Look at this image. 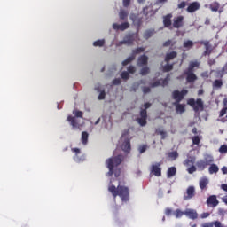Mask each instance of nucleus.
Segmentation results:
<instances>
[{"instance_id": "nucleus-44", "label": "nucleus", "mask_w": 227, "mask_h": 227, "mask_svg": "<svg viewBox=\"0 0 227 227\" xmlns=\"http://www.w3.org/2000/svg\"><path fill=\"white\" fill-rule=\"evenodd\" d=\"M121 79H123L124 81H128V79L130 77V75L129 74V72L124 71L121 74Z\"/></svg>"}, {"instance_id": "nucleus-54", "label": "nucleus", "mask_w": 227, "mask_h": 227, "mask_svg": "<svg viewBox=\"0 0 227 227\" xmlns=\"http://www.w3.org/2000/svg\"><path fill=\"white\" fill-rule=\"evenodd\" d=\"M200 137L199 136H195L192 137V143L193 145H200Z\"/></svg>"}, {"instance_id": "nucleus-47", "label": "nucleus", "mask_w": 227, "mask_h": 227, "mask_svg": "<svg viewBox=\"0 0 227 227\" xmlns=\"http://www.w3.org/2000/svg\"><path fill=\"white\" fill-rule=\"evenodd\" d=\"M112 84H114V86H120V84H121V80L120 78H115L113 80Z\"/></svg>"}, {"instance_id": "nucleus-11", "label": "nucleus", "mask_w": 227, "mask_h": 227, "mask_svg": "<svg viewBox=\"0 0 227 227\" xmlns=\"http://www.w3.org/2000/svg\"><path fill=\"white\" fill-rule=\"evenodd\" d=\"M130 27V24L129 22L121 23V25L117 23L113 24V29L115 31H125V29H129Z\"/></svg>"}, {"instance_id": "nucleus-36", "label": "nucleus", "mask_w": 227, "mask_h": 227, "mask_svg": "<svg viewBox=\"0 0 227 227\" xmlns=\"http://www.w3.org/2000/svg\"><path fill=\"white\" fill-rule=\"evenodd\" d=\"M218 171H219V167H217V165L212 164L209 167V173H210V175H214V173H217Z\"/></svg>"}, {"instance_id": "nucleus-16", "label": "nucleus", "mask_w": 227, "mask_h": 227, "mask_svg": "<svg viewBox=\"0 0 227 227\" xmlns=\"http://www.w3.org/2000/svg\"><path fill=\"white\" fill-rule=\"evenodd\" d=\"M184 215H186V217H189V219H192L194 221L198 217V212H196V210L194 209H186L184 211Z\"/></svg>"}, {"instance_id": "nucleus-52", "label": "nucleus", "mask_w": 227, "mask_h": 227, "mask_svg": "<svg viewBox=\"0 0 227 227\" xmlns=\"http://www.w3.org/2000/svg\"><path fill=\"white\" fill-rule=\"evenodd\" d=\"M131 2L132 0H122V6L124 8H129Z\"/></svg>"}, {"instance_id": "nucleus-50", "label": "nucleus", "mask_w": 227, "mask_h": 227, "mask_svg": "<svg viewBox=\"0 0 227 227\" xmlns=\"http://www.w3.org/2000/svg\"><path fill=\"white\" fill-rule=\"evenodd\" d=\"M128 74H136V67L134 66L128 67Z\"/></svg>"}, {"instance_id": "nucleus-38", "label": "nucleus", "mask_w": 227, "mask_h": 227, "mask_svg": "<svg viewBox=\"0 0 227 227\" xmlns=\"http://www.w3.org/2000/svg\"><path fill=\"white\" fill-rule=\"evenodd\" d=\"M155 133L158 136H161V139H166V131L162 130L161 129H157L155 130Z\"/></svg>"}, {"instance_id": "nucleus-32", "label": "nucleus", "mask_w": 227, "mask_h": 227, "mask_svg": "<svg viewBox=\"0 0 227 227\" xmlns=\"http://www.w3.org/2000/svg\"><path fill=\"white\" fill-rule=\"evenodd\" d=\"M220 4L217 2H213L210 5L209 8L211 10V12H218L219 8H220Z\"/></svg>"}, {"instance_id": "nucleus-29", "label": "nucleus", "mask_w": 227, "mask_h": 227, "mask_svg": "<svg viewBox=\"0 0 227 227\" xmlns=\"http://www.w3.org/2000/svg\"><path fill=\"white\" fill-rule=\"evenodd\" d=\"M128 17L129 12L121 9L119 12V18L121 19V20H127Z\"/></svg>"}, {"instance_id": "nucleus-25", "label": "nucleus", "mask_w": 227, "mask_h": 227, "mask_svg": "<svg viewBox=\"0 0 227 227\" xmlns=\"http://www.w3.org/2000/svg\"><path fill=\"white\" fill-rule=\"evenodd\" d=\"M194 162H196V157L188 156V158L184 161V166H193Z\"/></svg>"}, {"instance_id": "nucleus-31", "label": "nucleus", "mask_w": 227, "mask_h": 227, "mask_svg": "<svg viewBox=\"0 0 227 227\" xmlns=\"http://www.w3.org/2000/svg\"><path fill=\"white\" fill-rule=\"evenodd\" d=\"M88 137H90V134L86 131L82 132V145H88Z\"/></svg>"}, {"instance_id": "nucleus-8", "label": "nucleus", "mask_w": 227, "mask_h": 227, "mask_svg": "<svg viewBox=\"0 0 227 227\" xmlns=\"http://www.w3.org/2000/svg\"><path fill=\"white\" fill-rule=\"evenodd\" d=\"M162 162H158L156 164L152 165L151 167V173L154 175V176H162Z\"/></svg>"}, {"instance_id": "nucleus-41", "label": "nucleus", "mask_w": 227, "mask_h": 227, "mask_svg": "<svg viewBox=\"0 0 227 227\" xmlns=\"http://www.w3.org/2000/svg\"><path fill=\"white\" fill-rule=\"evenodd\" d=\"M194 45V43H192V41L188 40L185 41L183 44V47H184V49H191V47H192Z\"/></svg>"}, {"instance_id": "nucleus-57", "label": "nucleus", "mask_w": 227, "mask_h": 227, "mask_svg": "<svg viewBox=\"0 0 227 227\" xmlns=\"http://www.w3.org/2000/svg\"><path fill=\"white\" fill-rule=\"evenodd\" d=\"M185 6H187V2L183 1L180 4H178L177 8H179V10H182L183 8H185Z\"/></svg>"}, {"instance_id": "nucleus-49", "label": "nucleus", "mask_w": 227, "mask_h": 227, "mask_svg": "<svg viewBox=\"0 0 227 227\" xmlns=\"http://www.w3.org/2000/svg\"><path fill=\"white\" fill-rule=\"evenodd\" d=\"M187 104L188 106H191L194 108V106H196V100H194V98H190L188 99Z\"/></svg>"}, {"instance_id": "nucleus-42", "label": "nucleus", "mask_w": 227, "mask_h": 227, "mask_svg": "<svg viewBox=\"0 0 227 227\" xmlns=\"http://www.w3.org/2000/svg\"><path fill=\"white\" fill-rule=\"evenodd\" d=\"M173 70V64H167L163 67V72H171Z\"/></svg>"}, {"instance_id": "nucleus-61", "label": "nucleus", "mask_w": 227, "mask_h": 227, "mask_svg": "<svg viewBox=\"0 0 227 227\" xmlns=\"http://www.w3.org/2000/svg\"><path fill=\"white\" fill-rule=\"evenodd\" d=\"M221 71L223 73L224 75L227 74V63L222 67Z\"/></svg>"}, {"instance_id": "nucleus-6", "label": "nucleus", "mask_w": 227, "mask_h": 227, "mask_svg": "<svg viewBox=\"0 0 227 227\" xmlns=\"http://www.w3.org/2000/svg\"><path fill=\"white\" fill-rule=\"evenodd\" d=\"M146 120H148V112L145 109H141L140 117L137 119V121L140 127H146V123H148Z\"/></svg>"}, {"instance_id": "nucleus-24", "label": "nucleus", "mask_w": 227, "mask_h": 227, "mask_svg": "<svg viewBox=\"0 0 227 227\" xmlns=\"http://www.w3.org/2000/svg\"><path fill=\"white\" fill-rule=\"evenodd\" d=\"M175 175H176V167L168 168L167 171V178H173Z\"/></svg>"}, {"instance_id": "nucleus-27", "label": "nucleus", "mask_w": 227, "mask_h": 227, "mask_svg": "<svg viewBox=\"0 0 227 227\" xmlns=\"http://www.w3.org/2000/svg\"><path fill=\"white\" fill-rule=\"evenodd\" d=\"M197 67H200V62L198 61H191L189 63V67L186 70H188L189 72H194V68H196Z\"/></svg>"}, {"instance_id": "nucleus-13", "label": "nucleus", "mask_w": 227, "mask_h": 227, "mask_svg": "<svg viewBox=\"0 0 227 227\" xmlns=\"http://www.w3.org/2000/svg\"><path fill=\"white\" fill-rule=\"evenodd\" d=\"M119 45H134V35H126L122 41L119 42Z\"/></svg>"}, {"instance_id": "nucleus-20", "label": "nucleus", "mask_w": 227, "mask_h": 227, "mask_svg": "<svg viewBox=\"0 0 227 227\" xmlns=\"http://www.w3.org/2000/svg\"><path fill=\"white\" fill-rule=\"evenodd\" d=\"M173 17L172 14H167L163 17V25L165 27H169L171 26V18Z\"/></svg>"}, {"instance_id": "nucleus-18", "label": "nucleus", "mask_w": 227, "mask_h": 227, "mask_svg": "<svg viewBox=\"0 0 227 227\" xmlns=\"http://www.w3.org/2000/svg\"><path fill=\"white\" fill-rule=\"evenodd\" d=\"M199 185H200L201 191H207V189H208V178L202 177L200 180Z\"/></svg>"}, {"instance_id": "nucleus-7", "label": "nucleus", "mask_w": 227, "mask_h": 227, "mask_svg": "<svg viewBox=\"0 0 227 227\" xmlns=\"http://www.w3.org/2000/svg\"><path fill=\"white\" fill-rule=\"evenodd\" d=\"M194 196H196V188L191 185V186H188V188L186 189V192L184 194L183 200L184 201H187L189 200H192Z\"/></svg>"}, {"instance_id": "nucleus-43", "label": "nucleus", "mask_w": 227, "mask_h": 227, "mask_svg": "<svg viewBox=\"0 0 227 227\" xmlns=\"http://www.w3.org/2000/svg\"><path fill=\"white\" fill-rule=\"evenodd\" d=\"M147 149H148V145H139L138 147L139 153H145V152H146Z\"/></svg>"}, {"instance_id": "nucleus-22", "label": "nucleus", "mask_w": 227, "mask_h": 227, "mask_svg": "<svg viewBox=\"0 0 227 227\" xmlns=\"http://www.w3.org/2000/svg\"><path fill=\"white\" fill-rule=\"evenodd\" d=\"M176 107V112L179 113L180 114L185 113V105H182L180 103H174Z\"/></svg>"}, {"instance_id": "nucleus-26", "label": "nucleus", "mask_w": 227, "mask_h": 227, "mask_svg": "<svg viewBox=\"0 0 227 227\" xmlns=\"http://www.w3.org/2000/svg\"><path fill=\"white\" fill-rule=\"evenodd\" d=\"M195 112L200 111V109H203V100L201 98H198L196 100L195 106H193Z\"/></svg>"}, {"instance_id": "nucleus-37", "label": "nucleus", "mask_w": 227, "mask_h": 227, "mask_svg": "<svg viewBox=\"0 0 227 227\" xmlns=\"http://www.w3.org/2000/svg\"><path fill=\"white\" fill-rule=\"evenodd\" d=\"M168 157L172 160H176V159H178V152L173 151V152L168 153Z\"/></svg>"}, {"instance_id": "nucleus-15", "label": "nucleus", "mask_w": 227, "mask_h": 227, "mask_svg": "<svg viewBox=\"0 0 227 227\" xmlns=\"http://www.w3.org/2000/svg\"><path fill=\"white\" fill-rule=\"evenodd\" d=\"M207 203L209 207H217L219 205V200H217V197L215 195H211L207 198Z\"/></svg>"}, {"instance_id": "nucleus-59", "label": "nucleus", "mask_w": 227, "mask_h": 227, "mask_svg": "<svg viewBox=\"0 0 227 227\" xmlns=\"http://www.w3.org/2000/svg\"><path fill=\"white\" fill-rule=\"evenodd\" d=\"M201 227H214V222L202 223Z\"/></svg>"}, {"instance_id": "nucleus-9", "label": "nucleus", "mask_w": 227, "mask_h": 227, "mask_svg": "<svg viewBox=\"0 0 227 227\" xmlns=\"http://www.w3.org/2000/svg\"><path fill=\"white\" fill-rule=\"evenodd\" d=\"M200 8H201L200 2H192L187 7L186 12H188V13H194V12H198Z\"/></svg>"}, {"instance_id": "nucleus-28", "label": "nucleus", "mask_w": 227, "mask_h": 227, "mask_svg": "<svg viewBox=\"0 0 227 227\" xmlns=\"http://www.w3.org/2000/svg\"><path fill=\"white\" fill-rule=\"evenodd\" d=\"M214 89L220 90V88H223V80L222 79H216L213 82L212 84Z\"/></svg>"}, {"instance_id": "nucleus-5", "label": "nucleus", "mask_w": 227, "mask_h": 227, "mask_svg": "<svg viewBox=\"0 0 227 227\" xmlns=\"http://www.w3.org/2000/svg\"><path fill=\"white\" fill-rule=\"evenodd\" d=\"M187 93H189L188 90H182L181 91L174 90L172 92V97L174 100H176V103H180L183 98H185V95H187Z\"/></svg>"}, {"instance_id": "nucleus-30", "label": "nucleus", "mask_w": 227, "mask_h": 227, "mask_svg": "<svg viewBox=\"0 0 227 227\" xmlns=\"http://www.w3.org/2000/svg\"><path fill=\"white\" fill-rule=\"evenodd\" d=\"M136 59L135 55H131L130 57L127 58L124 61H122L121 65L122 67H127L129 63H132Z\"/></svg>"}, {"instance_id": "nucleus-19", "label": "nucleus", "mask_w": 227, "mask_h": 227, "mask_svg": "<svg viewBox=\"0 0 227 227\" xmlns=\"http://www.w3.org/2000/svg\"><path fill=\"white\" fill-rule=\"evenodd\" d=\"M138 67H143V65H148V57L146 55H141L137 60Z\"/></svg>"}, {"instance_id": "nucleus-53", "label": "nucleus", "mask_w": 227, "mask_h": 227, "mask_svg": "<svg viewBox=\"0 0 227 227\" xmlns=\"http://www.w3.org/2000/svg\"><path fill=\"white\" fill-rule=\"evenodd\" d=\"M98 100H104L106 98V91L105 90H102L98 97Z\"/></svg>"}, {"instance_id": "nucleus-12", "label": "nucleus", "mask_w": 227, "mask_h": 227, "mask_svg": "<svg viewBox=\"0 0 227 227\" xmlns=\"http://www.w3.org/2000/svg\"><path fill=\"white\" fill-rule=\"evenodd\" d=\"M71 152H73V153H75L74 156V162H82V160H84V156L79 157V155H81V149L72 148Z\"/></svg>"}, {"instance_id": "nucleus-62", "label": "nucleus", "mask_w": 227, "mask_h": 227, "mask_svg": "<svg viewBox=\"0 0 227 227\" xmlns=\"http://www.w3.org/2000/svg\"><path fill=\"white\" fill-rule=\"evenodd\" d=\"M152 91V89L150 87H143V93H150Z\"/></svg>"}, {"instance_id": "nucleus-40", "label": "nucleus", "mask_w": 227, "mask_h": 227, "mask_svg": "<svg viewBox=\"0 0 227 227\" xmlns=\"http://www.w3.org/2000/svg\"><path fill=\"white\" fill-rule=\"evenodd\" d=\"M141 52H145V48L138 47L132 51V56H136V54H141Z\"/></svg>"}, {"instance_id": "nucleus-1", "label": "nucleus", "mask_w": 227, "mask_h": 227, "mask_svg": "<svg viewBox=\"0 0 227 227\" xmlns=\"http://www.w3.org/2000/svg\"><path fill=\"white\" fill-rule=\"evenodd\" d=\"M108 191L111 192L114 200L119 196L121 201H129L130 200V190L125 185L119 184L117 187L114 184L108 186Z\"/></svg>"}, {"instance_id": "nucleus-55", "label": "nucleus", "mask_w": 227, "mask_h": 227, "mask_svg": "<svg viewBox=\"0 0 227 227\" xmlns=\"http://www.w3.org/2000/svg\"><path fill=\"white\" fill-rule=\"evenodd\" d=\"M227 113V106H224L221 111H220V114H219V117L220 118H223V116H224V114Z\"/></svg>"}, {"instance_id": "nucleus-34", "label": "nucleus", "mask_w": 227, "mask_h": 227, "mask_svg": "<svg viewBox=\"0 0 227 227\" xmlns=\"http://www.w3.org/2000/svg\"><path fill=\"white\" fill-rule=\"evenodd\" d=\"M154 34H155L154 30H146L144 33V38H145V40H148L149 38H152V36H153Z\"/></svg>"}, {"instance_id": "nucleus-56", "label": "nucleus", "mask_w": 227, "mask_h": 227, "mask_svg": "<svg viewBox=\"0 0 227 227\" xmlns=\"http://www.w3.org/2000/svg\"><path fill=\"white\" fill-rule=\"evenodd\" d=\"M215 74H216V77H219L220 79H223V77H224V73L221 70L215 71Z\"/></svg>"}, {"instance_id": "nucleus-23", "label": "nucleus", "mask_w": 227, "mask_h": 227, "mask_svg": "<svg viewBox=\"0 0 227 227\" xmlns=\"http://www.w3.org/2000/svg\"><path fill=\"white\" fill-rule=\"evenodd\" d=\"M196 166L200 171H203L205 169V168H207V166H208V162H207L203 160H200L197 161Z\"/></svg>"}, {"instance_id": "nucleus-33", "label": "nucleus", "mask_w": 227, "mask_h": 227, "mask_svg": "<svg viewBox=\"0 0 227 227\" xmlns=\"http://www.w3.org/2000/svg\"><path fill=\"white\" fill-rule=\"evenodd\" d=\"M173 215H175L176 219H180V217H183L184 215H185V211L184 212L180 209H176V211L173 212Z\"/></svg>"}, {"instance_id": "nucleus-35", "label": "nucleus", "mask_w": 227, "mask_h": 227, "mask_svg": "<svg viewBox=\"0 0 227 227\" xmlns=\"http://www.w3.org/2000/svg\"><path fill=\"white\" fill-rule=\"evenodd\" d=\"M106 45V40L101 39V40H97L93 43L94 47H104Z\"/></svg>"}, {"instance_id": "nucleus-64", "label": "nucleus", "mask_w": 227, "mask_h": 227, "mask_svg": "<svg viewBox=\"0 0 227 227\" xmlns=\"http://www.w3.org/2000/svg\"><path fill=\"white\" fill-rule=\"evenodd\" d=\"M221 189H223V191H225V192H227V184H221Z\"/></svg>"}, {"instance_id": "nucleus-3", "label": "nucleus", "mask_w": 227, "mask_h": 227, "mask_svg": "<svg viewBox=\"0 0 227 227\" xmlns=\"http://www.w3.org/2000/svg\"><path fill=\"white\" fill-rule=\"evenodd\" d=\"M73 114H74V116H67V121L70 122V125L73 127V129H81V124H79L77 118H82L84 114L82 111L74 110Z\"/></svg>"}, {"instance_id": "nucleus-4", "label": "nucleus", "mask_w": 227, "mask_h": 227, "mask_svg": "<svg viewBox=\"0 0 227 227\" xmlns=\"http://www.w3.org/2000/svg\"><path fill=\"white\" fill-rule=\"evenodd\" d=\"M130 130L125 129L121 134V139H124L122 145H121V150L122 152H125V153H130V150H132V147L130 145Z\"/></svg>"}, {"instance_id": "nucleus-10", "label": "nucleus", "mask_w": 227, "mask_h": 227, "mask_svg": "<svg viewBox=\"0 0 227 227\" xmlns=\"http://www.w3.org/2000/svg\"><path fill=\"white\" fill-rule=\"evenodd\" d=\"M184 26V16H177L173 20V27L180 29Z\"/></svg>"}, {"instance_id": "nucleus-46", "label": "nucleus", "mask_w": 227, "mask_h": 227, "mask_svg": "<svg viewBox=\"0 0 227 227\" xmlns=\"http://www.w3.org/2000/svg\"><path fill=\"white\" fill-rule=\"evenodd\" d=\"M151 88H157L159 86H161L160 80H158L153 83H150Z\"/></svg>"}, {"instance_id": "nucleus-48", "label": "nucleus", "mask_w": 227, "mask_h": 227, "mask_svg": "<svg viewBox=\"0 0 227 227\" xmlns=\"http://www.w3.org/2000/svg\"><path fill=\"white\" fill-rule=\"evenodd\" d=\"M219 152L221 153H227V145H221L219 148Z\"/></svg>"}, {"instance_id": "nucleus-60", "label": "nucleus", "mask_w": 227, "mask_h": 227, "mask_svg": "<svg viewBox=\"0 0 227 227\" xmlns=\"http://www.w3.org/2000/svg\"><path fill=\"white\" fill-rule=\"evenodd\" d=\"M150 107H152V103H145L144 104V108L141 109H145L146 111V109H150Z\"/></svg>"}, {"instance_id": "nucleus-45", "label": "nucleus", "mask_w": 227, "mask_h": 227, "mask_svg": "<svg viewBox=\"0 0 227 227\" xmlns=\"http://www.w3.org/2000/svg\"><path fill=\"white\" fill-rule=\"evenodd\" d=\"M176 43V42L168 40L165 43H163V47H169V45H171V47H173V45H175Z\"/></svg>"}, {"instance_id": "nucleus-51", "label": "nucleus", "mask_w": 227, "mask_h": 227, "mask_svg": "<svg viewBox=\"0 0 227 227\" xmlns=\"http://www.w3.org/2000/svg\"><path fill=\"white\" fill-rule=\"evenodd\" d=\"M187 171L190 175H192V173H195L196 167L194 165H192L190 168H187Z\"/></svg>"}, {"instance_id": "nucleus-63", "label": "nucleus", "mask_w": 227, "mask_h": 227, "mask_svg": "<svg viewBox=\"0 0 227 227\" xmlns=\"http://www.w3.org/2000/svg\"><path fill=\"white\" fill-rule=\"evenodd\" d=\"M143 14L145 15V17H147L148 15V6H145L143 8Z\"/></svg>"}, {"instance_id": "nucleus-21", "label": "nucleus", "mask_w": 227, "mask_h": 227, "mask_svg": "<svg viewBox=\"0 0 227 227\" xmlns=\"http://www.w3.org/2000/svg\"><path fill=\"white\" fill-rule=\"evenodd\" d=\"M176 56H178V53L176 51H171L169 53H167L165 56L166 63H169V61H171V59H175Z\"/></svg>"}, {"instance_id": "nucleus-14", "label": "nucleus", "mask_w": 227, "mask_h": 227, "mask_svg": "<svg viewBox=\"0 0 227 227\" xmlns=\"http://www.w3.org/2000/svg\"><path fill=\"white\" fill-rule=\"evenodd\" d=\"M184 75H186L187 82H194L198 79V76L194 74V71H184Z\"/></svg>"}, {"instance_id": "nucleus-2", "label": "nucleus", "mask_w": 227, "mask_h": 227, "mask_svg": "<svg viewBox=\"0 0 227 227\" xmlns=\"http://www.w3.org/2000/svg\"><path fill=\"white\" fill-rule=\"evenodd\" d=\"M121 162H123V155L121 154L111 157L106 160V166L109 169V176H113V175H114V168H118Z\"/></svg>"}, {"instance_id": "nucleus-58", "label": "nucleus", "mask_w": 227, "mask_h": 227, "mask_svg": "<svg viewBox=\"0 0 227 227\" xmlns=\"http://www.w3.org/2000/svg\"><path fill=\"white\" fill-rule=\"evenodd\" d=\"M171 214H173V209L167 207L165 209V215H168L169 217V215H171Z\"/></svg>"}, {"instance_id": "nucleus-17", "label": "nucleus", "mask_w": 227, "mask_h": 227, "mask_svg": "<svg viewBox=\"0 0 227 227\" xmlns=\"http://www.w3.org/2000/svg\"><path fill=\"white\" fill-rule=\"evenodd\" d=\"M201 45H204L205 47V51H204V56H210L212 54V49H210V42L208 41H201L200 42Z\"/></svg>"}, {"instance_id": "nucleus-39", "label": "nucleus", "mask_w": 227, "mask_h": 227, "mask_svg": "<svg viewBox=\"0 0 227 227\" xmlns=\"http://www.w3.org/2000/svg\"><path fill=\"white\" fill-rule=\"evenodd\" d=\"M150 74V67H144L140 70V75H148Z\"/></svg>"}]
</instances>
